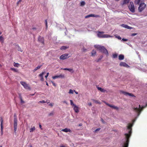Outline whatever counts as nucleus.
Listing matches in <instances>:
<instances>
[{
    "mask_svg": "<svg viewBox=\"0 0 147 147\" xmlns=\"http://www.w3.org/2000/svg\"><path fill=\"white\" fill-rule=\"evenodd\" d=\"M147 106V104L144 106H141L139 105L133 108L134 111L136 113H138V114L137 117H136L135 119L133 120V123L132 124L129 123L127 126L126 130L127 132L125 134V138L122 140L120 144V147H128L129 138L131 134V127L133 125L134 122L140 114V113H139V112H141L143 108Z\"/></svg>",
    "mask_w": 147,
    "mask_h": 147,
    "instance_id": "obj_1",
    "label": "nucleus"
},
{
    "mask_svg": "<svg viewBox=\"0 0 147 147\" xmlns=\"http://www.w3.org/2000/svg\"><path fill=\"white\" fill-rule=\"evenodd\" d=\"M94 47L95 48L98 49L101 52L105 54L107 56L108 55V51L104 46L100 45H95Z\"/></svg>",
    "mask_w": 147,
    "mask_h": 147,
    "instance_id": "obj_2",
    "label": "nucleus"
},
{
    "mask_svg": "<svg viewBox=\"0 0 147 147\" xmlns=\"http://www.w3.org/2000/svg\"><path fill=\"white\" fill-rule=\"evenodd\" d=\"M104 33V32L98 31L97 34V36L99 38H106L111 37L109 35L103 34Z\"/></svg>",
    "mask_w": 147,
    "mask_h": 147,
    "instance_id": "obj_3",
    "label": "nucleus"
},
{
    "mask_svg": "<svg viewBox=\"0 0 147 147\" xmlns=\"http://www.w3.org/2000/svg\"><path fill=\"white\" fill-rule=\"evenodd\" d=\"M146 7V5L144 3H142L140 4L138 8V11L139 12H141Z\"/></svg>",
    "mask_w": 147,
    "mask_h": 147,
    "instance_id": "obj_4",
    "label": "nucleus"
},
{
    "mask_svg": "<svg viewBox=\"0 0 147 147\" xmlns=\"http://www.w3.org/2000/svg\"><path fill=\"white\" fill-rule=\"evenodd\" d=\"M128 7L129 10L132 13L135 12V8L133 3L132 1L130 2V4L129 5Z\"/></svg>",
    "mask_w": 147,
    "mask_h": 147,
    "instance_id": "obj_5",
    "label": "nucleus"
},
{
    "mask_svg": "<svg viewBox=\"0 0 147 147\" xmlns=\"http://www.w3.org/2000/svg\"><path fill=\"white\" fill-rule=\"evenodd\" d=\"M120 92L121 93L123 94L124 95L126 96H130L131 97H136V96L133 94H132L131 93H129L127 92H125L124 91H120Z\"/></svg>",
    "mask_w": 147,
    "mask_h": 147,
    "instance_id": "obj_6",
    "label": "nucleus"
},
{
    "mask_svg": "<svg viewBox=\"0 0 147 147\" xmlns=\"http://www.w3.org/2000/svg\"><path fill=\"white\" fill-rule=\"evenodd\" d=\"M69 54L67 53H65L61 55L60 57V59H61L64 60L65 59L68 58L69 56H68Z\"/></svg>",
    "mask_w": 147,
    "mask_h": 147,
    "instance_id": "obj_7",
    "label": "nucleus"
},
{
    "mask_svg": "<svg viewBox=\"0 0 147 147\" xmlns=\"http://www.w3.org/2000/svg\"><path fill=\"white\" fill-rule=\"evenodd\" d=\"M20 83L24 86L25 88L26 89H29L30 88L28 84L25 82L21 81L20 82Z\"/></svg>",
    "mask_w": 147,
    "mask_h": 147,
    "instance_id": "obj_8",
    "label": "nucleus"
},
{
    "mask_svg": "<svg viewBox=\"0 0 147 147\" xmlns=\"http://www.w3.org/2000/svg\"><path fill=\"white\" fill-rule=\"evenodd\" d=\"M0 121H1L0 126H1V134H2L3 133V118H2V117H1L0 118Z\"/></svg>",
    "mask_w": 147,
    "mask_h": 147,
    "instance_id": "obj_9",
    "label": "nucleus"
},
{
    "mask_svg": "<svg viewBox=\"0 0 147 147\" xmlns=\"http://www.w3.org/2000/svg\"><path fill=\"white\" fill-rule=\"evenodd\" d=\"M119 65L121 66H123L127 68L129 67H130L127 64L123 62H120L119 64Z\"/></svg>",
    "mask_w": 147,
    "mask_h": 147,
    "instance_id": "obj_10",
    "label": "nucleus"
},
{
    "mask_svg": "<svg viewBox=\"0 0 147 147\" xmlns=\"http://www.w3.org/2000/svg\"><path fill=\"white\" fill-rule=\"evenodd\" d=\"M98 16L95 15L93 14H90L87 15L85 16V18H87L91 17H97Z\"/></svg>",
    "mask_w": 147,
    "mask_h": 147,
    "instance_id": "obj_11",
    "label": "nucleus"
},
{
    "mask_svg": "<svg viewBox=\"0 0 147 147\" xmlns=\"http://www.w3.org/2000/svg\"><path fill=\"white\" fill-rule=\"evenodd\" d=\"M61 131L65 132H69L71 133V131L70 129L67 128H65L64 129H62L61 130Z\"/></svg>",
    "mask_w": 147,
    "mask_h": 147,
    "instance_id": "obj_12",
    "label": "nucleus"
},
{
    "mask_svg": "<svg viewBox=\"0 0 147 147\" xmlns=\"http://www.w3.org/2000/svg\"><path fill=\"white\" fill-rule=\"evenodd\" d=\"M17 123H16V120L15 121V123H14V128L15 133H16L17 130Z\"/></svg>",
    "mask_w": 147,
    "mask_h": 147,
    "instance_id": "obj_13",
    "label": "nucleus"
},
{
    "mask_svg": "<svg viewBox=\"0 0 147 147\" xmlns=\"http://www.w3.org/2000/svg\"><path fill=\"white\" fill-rule=\"evenodd\" d=\"M38 41L40 42L43 43H44V38L43 37L41 36H39L38 38Z\"/></svg>",
    "mask_w": 147,
    "mask_h": 147,
    "instance_id": "obj_14",
    "label": "nucleus"
},
{
    "mask_svg": "<svg viewBox=\"0 0 147 147\" xmlns=\"http://www.w3.org/2000/svg\"><path fill=\"white\" fill-rule=\"evenodd\" d=\"M121 26L125 28H127L128 29H131L132 28L128 26L127 25L125 24H122L121 25Z\"/></svg>",
    "mask_w": 147,
    "mask_h": 147,
    "instance_id": "obj_15",
    "label": "nucleus"
},
{
    "mask_svg": "<svg viewBox=\"0 0 147 147\" xmlns=\"http://www.w3.org/2000/svg\"><path fill=\"white\" fill-rule=\"evenodd\" d=\"M106 104L108 105V106H109V107L112 108H113V109H115L117 110H118V107H116L115 106H113V105H112L110 104H107V103H106Z\"/></svg>",
    "mask_w": 147,
    "mask_h": 147,
    "instance_id": "obj_16",
    "label": "nucleus"
},
{
    "mask_svg": "<svg viewBox=\"0 0 147 147\" xmlns=\"http://www.w3.org/2000/svg\"><path fill=\"white\" fill-rule=\"evenodd\" d=\"M45 73V72H42L39 75V76L41 78L40 80L42 81H43L44 80V78L43 76Z\"/></svg>",
    "mask_w": 147,
    "mask_h": 147,
    "instance_id": "obj_17",
    "label": "nucleus"
},
{
    "mask_svg": "<svg viewBox=\"0 0 147 147\" xmlns=\"http://www.w3.org/2000/svg\"><path fill=\"white\" fill-rule=\"evenodd\" d=\"M63 69L64 70H68L69 71L72 72V73H73L74 71L72 69L67 68H63Z\"/></svg>",
    "mask_w": 147,
    "mask_h": 147,
    "instance_id": "obj_18",
    "label": "nucleus"
},
{
    "mask_svg": "<svg viewBox=\"0 0 147 147\" xmlns=\"http://www.w3.org/2000/svg\"><path fill=\"white\" fill-rule=\"evenodd\" d=\"M74 109L75 112L76 113H78L79 111L78 107H77L76 105H75V107H74Z\"/></svg>",
    "mask_w": 147,
    "mask_h": 147,
    "instance_id": "obj_19",
    "label": "nucleus"
},
{
    "mask_svg": "<svg viewBox=\"0 0 147 147\" xmlns=\"http://www.w3.org/2000/svg\"><path fill=\"white\" fill-rule=\"evenodd\" d=\"M124 55H120L119 56V60H122L124 59Z\"/></svg>",
    "mask_w": 147,
    "mask_h": 147,
    "instance_id": "obj_20",
    "label": "nucleus"
},
{
    "mask_svg": "<svg viewBox=\"0 0 147 147\" xmlns=\"http://www.w3.org/2000/svg\"><path fill=\"white\" fill-rule=\"evenodd\" d=\"M16 46L17 49L18 51H21V52L23 51V50L21 49V47L19 46L18 45H16Z\"/></svg>",
    "mask_w": 147,
    "mask_h": 147,
    "instance_id": "obj_21",
    "label": "nucleus"
},
{
    "mask_svg": "<svg viewBox=\"0 0 147 147\" xmlns=\"http://www.w3.org/2000/svg\"><path fill=\"white\" fill-rule=\"evenodd\" d=\"M97 88L98 89L100 90L101 92H105L106 91L104 89L102 88L101 87H97Z\"/></svg>",
    "mask_w": 147,
    "mask_h": 147,
    "instance_id": "obj_22",
    "label": "nucleus"
},
{
    "mask_svg": "<svg viewBox=\"0 0 147 147\" xmlns=\"http://www.w3.org/2000/svg\"><path fill=\"white\" fill-rule=\"evenodd\" d=\"M96 50H93L91 52L92 56H95L96 54Z\"/></svg>",
    "mask_w": 147,
    "mask_h": 147,
    "instance_id": "obj_23",
    "label": "nucleus"
},
{
    "mask_svg": "<svg viewBox=\"0 0 147 147\" xmlns=\"http://www.w3.org/2000/svg\"><path fill=\"white\" fill-rule=\"evenodd\" d=\"M42 66V65H41L38 66L37 67H36L33 70L34 71H35L39 69Z\"/></svg>",
    "mask_w": 147,
    "mask_h": 147,
    "instance_id": "obj_24",
    "label": "nucleus"
},
{
    "mask_svg": "<svg viewBox=\"0 0 147 147\" xmlns=\"http://www.w3.org/2000/svg\"><path fill=\"white\" fill-rule=\"evenodd\" d=\"M141 0H135L134 1V3L136 5L139 4Z\"/></svg>",
    "mask_w": 147,
    "mask_h": 147,
    "instance_id": "obj_25",
    "label": "nucleus"
},
{
    "mask_svg": "<svg viewBox=\"0 0 147 147\" xmlns=\"http://www.w3.org/2000/svg\"><path fill=\"white\" fill-rule=\"evenodd\" d=\"M130 0H124L123 4H126L128 3Z\"/></svg>",
    "mask_w": 147,
    "mask_h": 147,
    "instance_id": "obj_26",
    "label": "nucleus"
},
{
    "mask_svg": "<svg viewBox=\"0 0 147 147\" xmlns=\"http://www.w3.org/2000/svg\"><path fill=\"white\" fill-rule=\"evenodd\" d=\"M14 123H15V121L16 120V123H17V118L16 115V114H15L14 115Z\"/></svg>",
    "mask_w": 147,
    "mask_h": 147,
    "instance_id": "obj_27",
    "label": "nucleus"
},
{
    "mask_svg": "<svg viewBox=\"0 0 147 147\" xmlns=\"http://www.w3.org/2000/svg\"><path fill=\"white\" fill-rule=\"evenodd\" d=\"M68 48V47L67 46H63L62 47H61L60 48V49L62 50H65L67 48Z\"/></svg>",
    "mask_w": 147,
    "mask_h": 147,
    "instance_id": "obj_28",
    "label": "nucleus"
},
{
    "mask_svg": "<svg viewBox=\"0 0 147 147\" xmlns=\"http://www.w3.org/2000/svg\"><path fill=\"white\" fill-rule=\"evenodd\" d=\"M103 57V56H102V55L100 56V57L99 58H98L97 59H96V61L97 62H98L99 61H100L102 59Z\"/></svg>",
    "mask_w": 147,
    "mask_h": 147,
    "instance_id": "obj_29",
    "label": "nucleus"
},
{
    "mask_svg": "<svg viewBox=\"0 0 147 147\" xmlns=\"http://www.w3.org/2000/svg\"><path fill=\"white\" fill-rule=\"evenodd\" d=\"M0 41L1 43L3 42L4 38L2 36H0Z\"/></svg>",
    "mask_w": 147,
    "mask_h": 147,
    "instance_id": "obj_30",
    "label": "nucleus"
},
{
    "mask_svg": "<svg viewBox=\"0 0 147 147\" xmlns=\"http://www.w3.org/2000/svg\"><path fill=\"white\" fill-rule=\"evenodd\" d=\"M11 69L15 72H18V70L17 69L14 68H11Z\"/></svg>",
    "mask_w": 147,
    "mask_h": 147,
    "instance_id": "obj_31",
    "label": "nucleus"
},
{
    "mask_svg": "<svg viewBox=\"0 0 147 147\" xmlns=\"http://www.w3.org/2000/svg\"><path fill=\"white\" fill-rule=\"evenodd\" d=\"M80 6H83L85 5V3L84 1H82L80 3Z\"/></svg>",
    "mask_w": 147,
    "mask_h": 147,
    "instance_id": "obj_32",
    "label": "nucleus"
},
{
    "mask_svg": "<svg viewBox=\"0 0 147 147\" xmlns=\"http://www.w3.org/2000/svg\"><path fill=\"white\" fill-rule=\"evenodd\" d=\"M58 76L59 78H63L64 77V74H61Z\"/></svg>",
    "mask_w": 147,
    "mask_h": 147,
    "instance_id": "obj_33",
    "label": "nucleus"
},
{
    "mask_svg": "<svg viewBox=\"0 0 147 147\" xmlns=\"http://www.w3.org/2000/svg\"><path fill=\"white\" fill-rule=\"evenodd\" d=\"M35 129V127L34 126L32 128L30 129V132H33L34 131V130Z\"/></svg>",
    "mask_w": 147,
    "mask_h": 147,
    "instance_id": "obj_34",
    "label": "nucleus"
},
{
    "mask_svg": "<svg viewBox=\"0 0 147 147\" xmlns=\"http://www.w3.org/2000/svg\"><path fill=\"white\" fill-rule=\"evenodd\" d=\"M52 78L53 79H57V78H59L58 76V75H57V76H53L52 77Z\"/></svg>",
    "mask_w": 147,
    "mask_h": 147,
    "instance_id": "obj_35",
    "label": "nucleus"
},
{
    "mask_svg": "<svg viewBox=\"0 0 147 147\" xmlns=\"http://www.w3.org/2000/svg\"><path fill=\"white\" fill-rule=\"evenodd\" d=\"M70 102L71 105L72 106H74L75 107V105H76L74 103L73 101L71 100H70Z\"/></svg>",
    "mask_w": 147,
    "mask_h": 147,
    "instance_id": "obj_36",
    "label": "nucleus"
},
{
    "mask_svg": "<svg viewBox=\"0 0 147 147\" xmlns=\"http://www.w3.org/2000/svg\"><path fill=\"white\" fill-rule=\"evenodd\" d=\"M19 65V64L17 63H14V64L13 65L14 66L16 67H18V65Z\"/></svg>",
    "mask_w": 147,
    "mask_h": 147,
    "instance_id": "obj_37",
    "label": "nucleus"
},
{
    "mask_svg": "<svg viewBox=\"0 0 147 147\" xmlns=\"http://www.w3.org/2000/svg\"><path fill=\"white\" fill-rule=\"evenodd\" d=\"M115 37L118 38L119 40H121V38L119 36L117 35L115 36Z\"/></svg>",
    "mask_w": 147,
    "mask_h": 147,
    "instance_id": "obj_38",
    "label": "nucleus"
},
{
    "mask_svg": "<svg viewBox=\"0 0 147 147\" xmlns=\"http://www.w3.org/2000/svg\"><path fill=\"white\" fill-rule=\"evenodd\" d=\"M113 57L114 58H117V54H113Z\"/></svg>",
    "mask_w": 147,
    "mask_h": 147,
    "instance_id": "obj_39",
    "label": "nucleus"
},
{
    "mask_svg": "<svg viewBox=\"0 0 147 147\" xmlns=\"http://www.w3.org/2000/svg\"><path fill=\"white\" fill-rule=\"evenodd\" d=\"M74 92V91L73 90L70 89L69 90V94H73Z\"/></svg>",
    "mask_w": 147,
    "mask_h": 147,
    "instance_id": "obj_40",
    "label": "nucleus"
},
{
    "mask_svg": "<svg viewBox=\"0 0 147 147\" xmlns=\"http://www.w3.org/2000/svg\"><path fill=\"white\" fill-rule=\"evenodd\" d=\"M54 114V112L53 111H52L51 113H50L49 114V116H51L53 115Z\"/></svg>",
    "mask_w": 147,
    "mask_h": 147,
    "instance_id": "obj_41",
    "label": "nucleus"
},
{
    "mask_svg": "<svg viewBox=\"0 0 147 147\" xmlns=\"http://www.w3.org/2000/svg\"><path fill=\"white\" fill-rule=\"evenodd\" d=\"M87 51V49H86L84 47H83V51L84 52H85Z\"/></svg>",
    "mask_w": 147,
    "mask_h": 147,
    "instance_id": "obj_42",
    "label": "nucleus"
},
{
    "mask_svg": "<svg viewBox=\"0 0 147 147\" xmlns=\"http://www.w3.org/2000/svg\"><path fill=\"white\" fill-rule=\"evenodd\" d=\"M45 25H46V29H47V20H45Z\"/></svg>",
    "mask_w": 147,
    "mask_h": 147,
    "instance_id": "obj_43",
    "label": "nucleus"
},
{
    "mask_svg": "<svg viewBox=\"0 0 147 147\" xmlns=\"http://www.w3.org/2000/svg\"><path fill=\"white\" fill-rule=\"evenodd\" d=\"M100 129V128L97 129L96 130H95L94 132H96V131H99Z\"/></svg>",
    "mask_w": 147,
    "mask_h": 147,
    "instance_id": "obj_44",
    "label": "nucleus"
},
{
    "mask_svg": "<svg viewBox=\"0 0 147 147\" xmlns=\"http://www.w3.org/2000/svg\"><path fill=\"white\" fill-rule=\"evenodd\" d=\"M137 34V33H133V34H131V36H134L136 35Z\"/></svg>",
    "mask_w": 147,
    "mask_h": 147,
    "instance_id": "obj_45",
    "label": "nucleus"
},
{
    "mask_svg": "<svg viewBox=\"0 0 147 147\" xmlns=\"http://www.w3.org/2000/svg\"><path fill=\"white\" fill-rule=\"evenodd\" d=\"M122 40L123 41H126L128 40L124 38H123L122 39Z\"/></svg>",
    "mask_w": 147,
    "mask_h": 147,
    "instance_id": "obj_46",
    "label": "nucleus"
},
{
    "mask_svg": "<svg viewBox=\"0 0 147 147\" xmlns=\"http://www.w3.org/2000/svg\"><path fill=\"white\" fill-rule=\"evenodd\" d=\"M39 102H40V103H45V101L44 100H42L40 101Z\"/></svg>",
    "mask_w": 147,
    "mask_h": 147,
    "instance_id": "obj_47",
    "label": "nucleus"
},
{
    "mask_svg": "<svg viewBox=\"0 0 147 147\" xmlns=\"http://www.w3.org/2000/svg\"><path fill=\"white\" fill-rule=\"evenodd\" d=\"M49 75V73L48 72L47 74L45 76V78H47V77Z\"/></svg>",
    "mask_w": 147,
    "mask_h": 147,
    "instance_id": "obj_48",
    "label": "nucleus"
},
{
    "mask_svg": "<svg viewBox=\"0 0 147 147\" xmlns=\"http://www.w3.org/2000/svg\"><path fill=\"white\" fill-rule=\"evenodd\" d=\"M20 100H21V102L22 103H24V102L22 100V98H21V99H20Z\"/></svg>",
    "mask_w": 147,
    "mask_h": 147,
    "instance_id": "obj_49",
    "label": "nucleus"
},
{
    "mask_svg": "<svg viewBox=\"0 0 147 147\" xmlns=\"http://www.w3.org/2000/svg\"><path fill=\"white\" fill-rule=\"evenodd\" d=\"M52 82V83L53 85L54 86H56V84H55V83L54 82Z\"/></svg>",
    "mask_w": 147,
    "mask_h": 147,
    "instance_id": "obj_50",
    "label": "nucleus"
},
{
    "mask_svg": "<svg viewBox=\"0 0 147 147\" xmlns=\"http://www.w3.org/2000/svg\"><path fill=\"white\" fill-rule=\"evenodd\" d=\"M49 106H50L51 107H52L53 106V104L51 103H50L49 104Z\"/></svg>",
    "mask_w": 147,
    "mask_h": 147,
    "instance_id": "obj_51",
    "label": "nucleus"
},
{
    "mask_svg": "<svg viewBox=\"0 0 147 147\" xmlns=\"http://www.w3.org/2000/svg\"><path fill=\"white\" fill-rule=\"evenodd\" d=\"M63 102L64 103H65V104H67V102L66 101H65V100Z\"/></svg>",
    "mask_w": 147,
    "mask_h": 147,
    "instance_id": "obj_52",
    "label": "nucleus"
},
{
    "mask_svg": "<svg viewBox=\"0 0 147 147\" xmlns=\"http://www.w3.org/2000/svg\"><path fill=\"white\" fill-rule=\"evenodd\" d=\"M36 28H32V30H36Z\"/></svg>",
    "mask_w": 147,
    "mask_h": 147,
    "instance_id": "obj_53",
    "label": "nucleus"
},
{
    "mask_svg": "<svg viewBox=\"0 0 147 147\" xmlns=\"http://www.w3.org/2000/svg\"><path fill=\"white\" fill-rule=\"evenodd\" d=\"M39 127L41 129H42V126L40 124H39Z\"/></svg>",
    "mask_w": 147,
    "mask_h": 147,
    "instance_id": "obj_54",
    "label": "nucleus"
},
{
    "mask_svg": "<svg viewBox=\"0 0 147 147\" xmlns=\"http://www.w3.org/2000/svg\"><path fill=\"white\" fill-rule=\"evenodd\" d=\"M19 97H20V99H21V98H22V97L21 94H19Z\"/></svg>",
    "mask_w": 147,
    "mask_h": 147,
    "instance_id": "obj_55",
    "label": "nucleus"
},
{
    "mask_svg": "<svg viewBox=\"0 0 147 147\" xmlns=\"http://www.w3.org/2000/svg\"><path fill=\"white\" fill-rule=\"evenodd\" d=\"M22 0H19L17 2V3L18 4L20 2L22 1Z\"/></svg>",
    "mask_w": 147,
    "mask_h": 147,
    "instance_id": "obj_56",
    "label": "nucleus"
},
{
    "mask_svg": "<svg viewBox=\"0 0 147 147\" xmlns=\"http://www.w3.org/2000/svg\"><path fill=\"white\" fill-rule=\"evenodd\" d=\"M88 105L89 106H92V103L91 102L89 103H88Z\"/></svg>",
    "mask_w": 147,
    "mask_h": 147,
    "instance_id": "obj_57",
    "label": "nucleus"
},
{
    "mask_svg": "<svg viewBox=\"0 0 147 147\" xmlns=\"http://www.w3.org/2000/svg\"><path fill=\"white\" fill-rule=\"evenodd\" d=\"M82 125V123H80L79 125V126H81Z\"/></svg>",
    "mask_w": 147,
    "mask_h": 147,
    "instance_id": "obj_58",
    "label": "nucleus"
},
{
    "mask_svg": "<svg viewBox=\"0 0 147 147\" xmlns=\"http://www.w3.org/2000/svg\"><path fill=\"white\" fill-rule=\"evenodd\" d=\"M60 147H65V146L63 145H62L60 146Z\"/></svg>",
    "mask_w": 147,
    "mask_h": 147,
    "instance_id": "obj_59",
    "label": "nucleus"
},
{
    "mask_svg": "<svg viewBox=\"0 0 147 147\" xmlns=\"http://www.w3.org/2000/svg\"><path fill=\"white\" fill-rule=\"evenodd\" d=\"M74 91H75V93H76V94H78V92H77L75 91V90H74Z\"/></svg>",
    "mask_w": 147,
    "mask_h": 147,
    "instance_id": "obj_60",
    "label": "nucleus"
},
{
    "mask_svg": "<svg viewBox=\"0 0 147 147\" xmlns=\"http://www.w3.org/2000/svg\"><path fill=\"white\" fill-rule=\"evenodd\" d=\"M46 85H47V86H48V83H47V82H46Z\"/></svg>",
    "mask_w": 147,
    "mask_h": 147,
    "instance_id": "obj_61",
    "label": "nucleus"
},
{
    "mask_svg": "<svg viewBox=\"0 0 147 147\" xmlns=\"http://www.w3.org/2000/svg\"><path fill=\"white\" fill-rule=\"evenodd\" d=\"M101 120H102V122H103V121H104L103 120V119H102Z\"/></svg>",
    "mask_w": 147,
    "mask_h": 147,
    "instance_id": "obj_62",
    "label": "nucleus"
},
{
    "mask_svg": "<svg viewBox=\"0 0 147 147\" xmlns=\"http://www.w3.org/2000/svg\"><path fill=\"white\" fill-rule=\"evenodd\" d=\"M2 33V32L0 31V34H1Z\"/></svg>",
    "mask_w": 147,
    "mask_h": 147,
    "instance_id": "obj_63",
    "label": "nucleus"
},
{
    "mask_svg": "<svg viewBox=\"0 0 147 147\" xmlns=\"http://www.w3.org/2000/svg\"><path fill=\"white\" fill-rule=\"evenodd\" d=\"M119 0H115V1H119Z\"/></svg>",
    "mask_w": 147,
    "mask_h": 147,
    "instance_id": "obj_64",
    "label": "nucleus"
}]
</instances>
